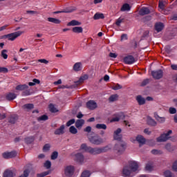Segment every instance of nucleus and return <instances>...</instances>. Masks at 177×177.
Returning <instances> with one entry per match:
<instances>
[{
  "label": "nucleus",
  "instance_id": "1",
  "mask_svg": "<svg viewBox=\"0 0 177 177\" xmlns=\"http://www.w3.org/2000/svg\"><path fill=\"white\" fill-rule=\"evenodd\" d=\"M138 168H139V164H138L136 161H130L129 162V166H127L123 169V176H133V175H135L134 172L138 171Z\"/></svg>",
  "mask_w": 177,
  "mask_h": 177
},
{
  "label": "nucleus",
  "instance_id": "2",
  "mask_svg": "<svg viewBox=\"0 0 177 177\" xmlns=\"http://www.w3.org/2000/svg\"><path fill=\"white\" fill-rule=\"evenodd\" d=\"M80 150H82V151H87V153H90L91 154H100V153H103V149L87 147L86 144L81 145Z\"/></svg>",
  "mask_w": 177,
  "mask_h": 177
},
{
  "label": "nucleus",
  "instance_id": "3",
  "mask_svg": "<svg viewBox=\"0 0 177 177\" xmlns=\"http://www.w3.org/2000/svg\"><path fill=\"white\" fill-rule=\"evenodd\" d=\"M21 34H23V32L21 31L15 32L6 35V38H8L9 41H15V39H16V38L18 37H20Z\"/></svg>",
  "mask_w": 177,
  "mask_h": 177
},
{
  "label": "nucleus",
  "instance_id": "4",
  "mask_svg": "<svg viewBox=\"0 0 177 177\" xmlns=\"http://www.w3.org/2000/svg\"><path fill=\"white\" fill-rule=\"evenodd\" d=\"M172 133V131L169 130L167 133L162 134L157 140L158 142H166V140H168L169 139V135Z\"/></svg>",
  "mask_w": 177,
  "mask_h": 177
},
{
  "label": "nucleus",
  "instance_id": "5",
  "mask_svg": "<svg viewBox=\"0 0 177 177\" xmlns=\"http://www.w3.org/2000/svg\"><path fill=\"white\" fill-rule=\"evenodd\" d=\"M124 118H125L124 113H120L119 114L115 115V117L110 120V122H117L120 120H124Z\"/></svg>",
  "mask_w": 177,
  "mask_h": 177
},
{
  "label": "nucleus",
  "instance_id": "6",
  "mask_svg": "<svg viewBox=\"0 0 177 177\" xmlns=\"http://www.w3.org/2000/svg\"><path fill=\"white\" fill-rule=\"evenodd\" d=\"M89 140L91 143H93V145H100L102 142V139L99 138L97 136L91 137L89 138Z\"/></svg>",
  "mask_w": 177,
  "mask_h": 177
},
{
  "label": "nucleus",
  "instance_id": "7",
  "mask_svg": "<svg viewBox=\"0 0 177 177\" xmlns=\"http://www.w3.org/2000/svg\"><path fill=\"white\" fill-rule=\"evenodd\" d=\"M124 62L126 64H133L135 58L132 55H129L124 58Z\"/></svg>",
  "mask_w": 177,
  "mask_h": 177
},
{
  "label": "nucleus",
  "instance_id": "8",
  "mask_svg": "<svg viewBox=\"0 0 177 177\" xmlns=\"http://www.w3.org/2000/svg\"><path fill=\"white\" fill-rule=\"evenodd\" d=\"M152 76L155 80H160V78H162V71H152Z\"/></svg>",
  "mask_w": 177,
  "mask_h": 177
},
{
  "label": "nucleus",
  "instance_id": "9",
  "mask_svg": "<svg viewBox=\"0 0 177 177\" xmlns=\"http://www.w3.org/2000/svg\"><path fill=\"white\" fill-rule=\"evenodd\" d=\"M17 155L16 151L6 152L3 153V158H13V157H16Z\"/></svg>",
  "mask_w": 177,
  "mask_h": 177
},
{
  "label": "nucleus",
  "instance_id": "10",
  "mask_svg": "<svg viewBox=\"0 0 177 177\" xmlns=\"http://www.w3.org/2000/svg\"><path fill=\"white\" fill-rule=\"evenodd\" d=\"M86 106L90 110H95L97 107V104L93 100H90L86 103Z\"/></svg>",
  "mask_w": 177,
  "mask_h": 177
},
{
  "label": "nucleus",
  "instance_id": "11",
  "mask_svg": "<svg viewBox=\"0 0 177 177\" xmlns=\"http://www.w3.org/2000/svg\"><path fill=\"white\" fill-rule=\"evenodd\" d=\"M120 133H121V129H118L114 132L113 138L115 140H118L119 142L121 141V138H122V136H121Z\"/></svg>",
  "mask_w": 177,
  "mask_h": 177
},
{
  "label": "nucleus",
  "instance_id": "12",
  "mask_svg": "<svg viewBox=\"0 0 177 177\" xmlns=\"http://www.w3.org/2000/svg\"><path fill=\"white\" fill-rule=\"evenodd\" d=\"M85 80H88V75H84L82 77H80V78L79 79V80L75 82V85H81V84H82V82H84L85 81Z\"/></svg>",
  "mask_w": 177,
  "mask_h": 177
},
{
  "label": "nucleus",
  "instance_id": "13",
  "mask_svg": "<svg viewBox=\"0 0 177 177\" xmlns=\"http://www.w3.org/2000/svg\"><path fill=\"white\" fill-rule=\"evenodd\" d=\"M164 28V24L159 22L156 23L155 25V30L158 32H160V31H162Z\"/></svg>",
  "mask_w": 177,
  "mask_h": 177
},
{
  "label": "nucleus",
  "instance_id": "14",
  "mask_svg": "<svg viewBox=\"0 0 177 177\" xmlns=\"http://www.w3.org/2000/svg\"><path fill=\"white\" fill-rule=\"evenodd\" d=\"M136 140L138 142L140 146H142V145H145L146 143V139L142 136H138L136 137Z\"/></svg>",
  "mask_w": 177,
  "mask_h": 177
},
{
  "label": "nucleus",
  "instance_id": "15",
  "mask_svg": "<svg viewBox=\"0 0 177 177\" xmlns=\"http://www.w3.org/2000/svg\"><path fill=\"white\" fill-rule=\"evenodd\" d=\"M82 69V63L77 62L73 65L74 71H81Z\"/></svg>",
  "mask_w": 177,
  "mask_h": 177
},
{
  "label": "nucleus",
  "instance_id": "16",
  "mask_svg": "<svg viewBox=\"0 0 177 177\" xmlns=\"http://www.w3.org/2000/svg\"><path fill=\"white\" fill-rule=\"evenodd\" d=\"M139 13L141 16H145V15H149V13H150V10L149 8L144 7L140 10Z\"/></svg>",
  "mask_w": 177,
  "mask_h": 177
},
{
  "label": "nucleus",
  "instance_id": "17",
  "mask_svg": "<svg viewBox=\"0 0 177 177\" xmlns=\"http://www.w3.org/2000/svg\"><path fill=\"white\" fill-rule=\"evenodd\" d=\"M72 31L73 32H75L76 34H81V32L84 31V29L82 28V27L76 26L72 28Z\"/></svg>",
  "mask_w": 177,
  "mask_h": 177
},
{
  "label": "nucleus",
  "instance_id": "18",
  "mask_svg": "<svg viewBox=\"0 0 177 177\" xmlns=\"http://www.w3.org/2000/svg\"><path fill=\"white\" fill-rule=\"evenodd\" d=\"M147 122L149 125H151V127H156V125H157L156 121L149 116L147 117Z\"/></svg>",
  "mask_w": 177,
  "mask_h": 177
},
{
  "label": "nucleus",
  "instance_id": "19",
  "mask_svg": "<svg viewBox=\"0 0 177 177\" xmlns=\"http://www.w3.org/2000/svg\"><path fill=\"white\" fill-rule=\"evenodd\" d=\"M120 10L122 12H128V11L131 10V6H129V4H128V3H124L122 6Z\"/></svg>",
  "mask_w": 177,
  "mask_h": 177
},
{
  "label": "nucleus",
  "instance_id": "20",
  "mask_svg": "<svg viewBox=\"0 0 177 177\" xmlns=\"http://www.w3.org/2000/svg\"><path fill=\"white\" fill-rule=\"evenodd\" d=\"M6 99H7V100H13L16 99V94L13 93H9L6 95Z\"/></svg>",
  "mask_w": 177,
  "mask_h": 177
},
{
  "label": "nucleus",
  "instance_id": "21",
  "mask_svg": "<svg viewBox=\"0 0 177 177\" xmlns=\"http://www.w3.org/2000/svg\"><path fill=\"white\" fill-rule=\"evenodd\" d=\"M16 91H24L25 89H28V86L26 84H20L17 86Z\"/></svg>",
  "mask_w": 177,
  "mask_h": 177
},
{
  "label": "nucleus",
  "instance_id": "22",
  "mask_svg": "<svg viewBox=\"0 0 177 177\" xmlns=\"http://www.w3.org/2000/svg\"><path fill=\"white\" fill-rule=\"evenodd\" d=\"M48 21H49L50 23H54V24H60L61 23V21L59 19L52 17L48 18Z\"/></svg>",
  "mask_w": 177,
  "mask_h": 177
},
{
  "label": "nucleus",
  "instance_id": "23",
  "mask_svg": "<svg viewBox=\"0 0 177 177\" xmlns=\"http://www.w3.org/2000/svg\"><path fill=\"white\" fill-rule=\"evenodd\" d=\"M67 26H81V22L77 20H72L69 23H68Z\"/></svg>",
  "mask_w": 177,
  "mask_h": 177
},
{
  "label": "nucleus",
  "instance_id": "24",
  "mask_svg": "<svg viewBox=\"0 0 177 177\" xmlns=\"http://www.w3.org/2000/svg\"><path fill=\"white\" fill-rule=\"evenodd\" d=\"M85 121H84V120L80 119V120H77L75 122V127L76 128H81V127H82L84 124Z\"/></svg>",
  "mask_w": 177,
  "mask_h": 177
},
{
  "label": "nucleus",
  "instance_id": "25",
  "mask_svg": "<svg viewBox=\"0 0 177 177\" xmlns=\"http://www.w3.org/2000/svg\"><path fill=\"white\" fill-rule=\"evenodd\" d=\"M115 149L116 150H118V153H122V151H124V150H125V145L124 144H122L120 146V148H118V145H115Z\"/></svg>",
  "mask_w": 177,
  "mask_h": 177
},
{
  "label": "nucleus",
  "instance_id": "26",
  "mask_svg": "<svg viewBox=\"0 0 177 177\" xmlns=\"http://www.w3.org/2000/svg\"><path fill=\"white\" fill-rule=\"evenodd\" d=\"M64 132V125L60 127L59 129L55 131V135H62Z\"/></svg>",
  "mask_w": 177,
  "mask_h": 177
},
{
  "label": "nucleus",
  "instance_id": "27",
  "mask_svg": "<svg viewBox=\"0 0 177 177\" xmlns=\"http://www.w3.org/2000/svg\"><path fill=\"white\" fill-rule=\"evenodd\" d=\"M137 102L139 104H145L146 100H145V98L142 97V96L138 95L136 98Z\"/></svg>",
  "mask_w": 177,
  "mask_h": 177
},
{
  "label": "nucleus",
  "instance_id": "28",
  "mask_svg": "<svg viewBox=\"0 0 177 177\" xmlns=\"http://www.w3.org/2000/svg\"><path fill=\"white\" fill-rule=\"evenodd\" d=\"M94 20H99V19H104V15L100 13L95 14L93 17Z\"/></svg>",
  "mask_w": 177,
  "mask_h": 177
},
{
  "label": "nucleus",
  "instance_id": "29",
  "mask_svg": "<svg viewBox=\"0 0 177 177\" xmlns=\"http://www.w3.org/2000/svg\"><path fill=\"white\" fill-rule=\"evenodd\" d=\"M3 177H13V172L10 170H6L4 171Z\"/></svg>",
  "mask_w": 177,
  "mask_h": 177
},
{
  "label": "nucleus",
  "instance_id": "30",
  "mask_svg": "<svg viewBox=\"0 0 177 177\" xmlns=\"http://www.w3.org/2000/svg\"><path fill=\"white\" fill-rule=\"evenodd\" d=\"M95 128H97V129H106L107 126L104 124H96Z\"/></svg>",
  "mask_w": 177,
  "mask_h": 177
},
{
  "label": "nucleus",
  "instance_id": "31",
  "mask_svg": "<svg viewBox=\"0 0 177 177\" xmlns=\"http://www.w3.org/2000/svg\"><path fill=\"white\" fill-rule=\"evenodd\" d=\"M76 160L79 161V162H82L84 161V156L81 153H78L76 155Z\"/></svg>",
  "mask_w": 177,
  "mask_h": 177
},
{
  "label": "nucleus",
  "instance_id": "32",
  "mask_svg": "<svg viewBox=\"0 0 177 177\" xmlns=\"http://www.w3.org/2000/svg\"><path fill=\"white\" fill-rule=\"evenodd\" d=\"M154 115H155L156 120H157V121H158V122H164V121H165V118L160 117V116H158V115H157L156 113L154 114Z\"/></svg>",
  "mask_w": 177,
  "mask_h": 177
},
{
  "label": "nucleus",
  "instance_id": "33",
  "mask_svg": "<svg viewBox=\"0 0 177 177\" xmlns=\"http://www.w3.org/2000/svg\"><path fill=\"white\" fill-rule=\"evenodd\" d=\"M39 82H40L39 80L33 79L32 82H29L28 83V86H34V85H35V84H39Z\"/></svg>",
  "mask_w": 177,
  "mask_h": 177
},
{
  "label": "nucleus",
  "instance_id": "34",
  "mask_svg": "<svg viewBox=\"0 0 177 177\" xmlns=\"http://www.w3.org/2000/svg\"><path fill=\"white\" fill-rule=\"evenodd\" d=\"M49 109H50V111H51V113H57V109H56V107H55V105H53L52 104H50Z\"/></svg>",
  "mask_w": 177,
  "mask_h": 177
},
{
  "label": "nucleus",
  "instance_id": "35",
  "mask_svg": "<svg viewBox=\"0 0 177 177\" xmlns=\"http://www.w3.org/2000/svg\"><path fill=\"white\" fill-rule=\"evenodd\" d=\"M24 109H26V110H31V109H34V104H27L24 105Z\"/></svg>",
  "mask_w": 177,
  "mask_h": 177
},
{
  "label": "nucleus",
  "instance_id": "36",
  "mask_svg": "<svg viewBox=\"0 0 177 177\" xmlns=\"http://www.w3.org/2000/svg\"><path fill=\"white\" fill-rule=\"evenodd\" d=\"M117 99H118V95L117 94L112 95L109 97V102H115V100H117Z\"/></svg>",
  "mask_w": 177,
  "mask_h": 177
},
{
  "label": "nucleus",
  "instance_id": "37",
  "mask_svg": "<svg viewBox=\"0 0 177 177\" xmlns=\"http://www.w3.org/2000/svg\"><path fill=\"white\" fill-rule=\"evenodd\" d=\"M69 132H71V133H73V135H75V133H77L78 131L75 129L74 126H71L69 129Z\"/></svg>",
  "mask_w": 177,
  "mask_h": 177
},
{
  "label": "nucleus",
  "instance_id": "38",
  "mask_svg": "<svg viewBox=\"0 0 177 177\" xmlns=\"http://www.w3.org/2000/svg\"><path fill=\"white\" fill-rule=\"evenodd\" d=\"M158 6H159V9H160V10H164V9H165V6L164 5V1L160 0V1H159Z\"/></svg>",
  "mask_w": 177,
  "mask_h": 177
},
{
  "label": "nucleus",
  "instance_id": "39",
  "mask_svg": "<svg viewBox=\"0 0 177 177\" xmlns=\"http://www.w3.org/2000/svg\"><path fill=\"white\" fill-rule=\"evenodd\" d=\"M91 176V172L84 171L82 172L81 177H89Z\"/></svg>",
  "mask_w": 177,
  "mask_h": 177
},
{
  "label": "nucleus",
  "instance_id": "40",
  "mask_svg": "<svg viewBox=\"0 0 177 177\" xmlns=\"http://www.w3.org/2000/svg\"><path fill=\"white\" fill-rule=\"evenodd\" d=\"M122 88V86L120 84H114L112 86V89H113V91H118V89H121Z\"/></svg>",
  "mask_w": 177,
  "mask_h": 177
},
{
  "label": "nucleus",
  "instance_id": "41",
  "mask_svg": "<svg viewBox=\"0 0 177 177\" xmlns=\"http://www.w3.org/2000/svg\"><path fill=\"white\" fill-rule=\"evenodd\" d=\"M52 164L50 163V161L47 160L45 163H44V167L45 168H46L47 169H49V168H50Z\"/></svg>",
  "mask_w": 177,
  "mask_h": 177
},
{
  "label": "nucleus",
  "instance_id": "42",
  "mask_svg": "<svg viewBox=\"0 0 177 177\" xmlns=\"http://www.w3.org/2000/svg\"><path fill=\"white\" fill-rule=\"evenodd\" d=\"M48 120V116L43 115L42 116L38 118V121H46Z\"/></svg>",
  "mask_w": 177,
  "mask_h": 177
},
{
  "label": "nucleus",
  "instance_id": "43",
  "mask_svg": "<svg viewBox=\"0 0 177 177\" xmlns=\"http://www.w3.org/2000/svg\"><path fill=\"white\" fill-rule=\"evenodd\" d=\"M8 51L6 50H3L1 52V56L3 57L5 59H8V54H6Z\"/></svg>",
  "mask_w": 177,
  "mask_h": 177
},
{
  "label": "nucleus",
  "instance_id": "44",
  "mask_svg": "<svg viewBox=\"0 0 177 177\" xmlns=\"http://www.w3.org/2000/svg\"><path fill=\"white\" fill-rule=\"evenodd\" d=\"M146 171H153V165L147 164L145 167Z\"/></svg>",
  "mask_w": 177,
  "mask_h": 177
},
{
  "label": "nucleus",
  "instance_id": "45",
  "mask_svg": "<svg viewBox=\"0 0 177 177\" xmlns=\"http://www.w3.org/2000/svg\"><path fill=\"white\" fill-rule=\"evenodd\" d=\"M58 153L57 151H55L51 155V160H56L57 158Z\"/></svg>",
  "mask_w": 177,
  "mask_h": 177
},
{
  "label": "nucleus",
  "instance_id": "46",
  "mask_svg": "<svg viewBox=\"0 0 177 177\" xmlns=\"http://www.w3.org/2000/svg\"><path fill=\"white\" fill-rule=\"evenodd\" d=\"M49 149H50V145H49L48 144H46L44 146L43 151H48Z\"/></svg>",
  "mask_w": 177,
  "mask_h": 177
},
{
  "label": "nucleus",
  "instance_id": "47",
  "mask_svg": "<svg viewBox=\"0 0 177 177\" xmlns=\"http://www.w3.org/2000/svg\"><path fill=\"white\" fill-rule=\"evenodd\" d=\"M74 122H75V120L71 119V120H69L68 122H67L66 126H67V127H70L71 125H73V124H74Z\"/></svg>",
  "mask_w": 177,
  "mask_h": 177
},
{
  "label": "nucleus",
  "instance_id": "48",
  "mask_svg": "<svg viewBox=\"0 0 177 177\" xmlns=\"http://www.w3.org/2000/svg\"><path fill=\"white\" fill-rule=\"evenodd\" d=\"M164 175L165 177H172V174L169 171H165Z\"/></svg>",
  "mask_w": 177,
  "mask_h": 177
},
{
  "label": "nucleus",
  "instance_id": "49",
  "mask_svg": "<svg viewBox=\"0 0 177 177\" xmlns=\"http://www.w3.org/2000/svg\"><path fill=\"white\" fill-rule=\"evenodd\" d=\"M46 175H49V171H45L42 174H37V177H44V176H46Z\"/></svg>",
  "mask_w": 177,
  "mask_h": 177
},
{
  "label": "nucleus",
  "instance_id": "50",
  "mask_svg": "<svg viewBox=\"0 0 177 177\" xmlns=\"http://www.w3.org/2000/svg\"><path fill=\"white\" fill-rule=\"evenodd\" d=\"M169 111L170 114H175L176 113V109L171 107L169 108Z\"/></svg>",
  "mask_w": 177,
  "mask_h": 177
},
{
  "label": "nucleus",
  "instance_id": "51",
  "mask_svg": "<svg viewBox=\"0 0 177 177\" xmlns=\"http://www.w3.org/2000/svg\"><path fill=\"white\" fill-rule=\"evenodd\" d=\"M39 63H44V64H48L49 62L45 59H38Z\"/></svg>",
  "mask_w": 177,
  "mask_h": 177
},
{
  "label": "nucleus",
  "instance_id": "52",
  "mask_svg": "<svg viewBox=\"0 0 177 177\" xmlns=\"http://www.w3.org/2000/svg\"><path fill=\"white\" fill-rule=\"evenodd\" d=\"M30 174V171H28V170H25L24 171V174L23 175H21L20 177H27V176H28V174Z\"/></svg>",
  "mask_w": 177,
  "mask_h": 177
},
{
  "label": "nucleus",
  "instance_id": "53",
  "mask_svg": "<svg viewBox=\"0 0 177 177\" xmlns=\"http://www.w3.org/2000/svg\"><path fill=\"white\" fill-rule=\"evenodd\" d=\"M8 70L5 67H0V73H8Z\"/></svg>",
  "mask_w": 177,
  "mask_h": 177
},
{
  "label": "nucleus",
  "instance_id": "54",
  "mask_svg": "<svg viewBox=\"0 0 177 177\" xmlns=\"http://www.w3.org/2000/svg\"><path fill=\"white\" fill-rule=\"evenodd\" d=\"M128 39V36L126 34H123L121 36V41H127Z\"/></svg>",
  "mask_w": 177,
  "mask_h": 177
},
{
  "label": "nucleus",
  "instance_id": "55",
  "mask_svg": "<svg viewBox=\"0 0 177 177\" xmlns=\"http://www.w3.org/2000/svg\"><path fill=\"white\" fill-rule=\"evenodd\" d=\"M26 142L27 143H31V142H33L34 141V138H26Z\"/></svg>",
  "mask_w": 177,
  "mask_h": 177
},
{
  "label": "nucleus",
  "instance_id": "56",
  "mask_svg": "<svg viewBox=\"0 0 177 177\" xmlns=\"http://www.w3.org/2000/svg\"><path fill=\"white\" fill-rule=\"evenodd\" d=\"M91 131H92V127L89 126L84 129V132H91Z\"/></svg>",
  "mask_w": 177,
  "mask_h": 177
},
{
  "label": "nucleus",
  "instance_id": "57",
  "mask_svg": "<svg viewBox=\"0 0 177 177\" xmlns=\"http://www.w3.org/2000/svg\"><path fill=\"white\" fill-rule=\"evenodd\" d=\"M173 170L177 171V161H176L173 165Z\"/></svg>",
  "mask_w": 177,
  "mask_h": 177
},
{
  "label": "nucleus",
  "instance_id": "58",
  "mask_svg": "<svg viewBox=\"0 0 177 177\" xmlns=\"http://www.w3.org/2000/svg\"><path fill=\"white\" fill-rule=\"evenodd\" d=\"M147 84H149V80H145L142 82V86H145V85H147Z\"/></svg>",
  "mask_w": 177,
  "mask_h": 177
},
{
  "label": "nucleus",
  "instance_id": "59",
  "mask_svg": "<svg viewBox=\"0 0 177 177\" xmlns=\"http://www.w3.org/2000/svg\"><path fill=\"white\" fill-rule=\"evenodd\" d=\"M122 23V19H118L115 23L116 26H120Z\"/></svg>",
  "mask_w": 177,
  "mask_h": 177
},
{
  "label": "nucleus",
  "instance_id": "60",
  "mask_svg": "<svg viewBox=\"0 0 177 177\" xmlns=\"http://www.w3.org/2000/svg\"><path fill=\"white\" fill-rule=\"evenodd\" d=\"M8 28V25L3 26L0 27V31H3V30H6Z\"/></svg>",
  "mask_w": 177,
  "mask_h": 177
},
{
  "label": "nucleus",
  "instance_id": "61",
  "mask_svg": "<svg viewBox=\"0 0 177 177\" xmlns=\"http://www.w3.org/2000/svg\"><path fill=\"white\" fill-rule=\"evenodd\" d=\"M109 56H110V57H113L114 59H115V57H117V54L111 53L109 54Z\"/></svg>",
  "mask_w": 177,
  "mask_h": 177
},
{
  "label": "nucleus",
  "instance_id": "62",
  "mask_svg": "<svg viewBox=\"0 0 177 177\" xmlns=\"http://www.w3.org/2000/svg\"><path fill=\"white\" fill-rule=\"evenodd\" d=\"M152 154H160V152L158 150L153 149L151 151Z\"/></svg>",
  "mask_w": 177,
  "mask_h": 177
},
{
  "label": "nucleus",
  "instance_id": "63",
  "mask_svg": "<svg viewBox=\"0 0 177 177\" xmlns=\"http://www.w3.org/2000/svg\"><path fill=\"white\" fill-rule=\"evenodd\" d=\"M62 84V80H58L57 82H54L55 85H60Z\"/></svg>",
  "mask_w": 177,
  "mask_h": 177
},
{
  "label": "nucleus",
  "instance_id": "64",
  "mask_svg": "<svg viewBox=\"0 0 177 177\" xmlns=\"http://www.w3.org/2000/svg\"><path fill=\"white\" fill-rule=\"evenodd\" d=\"M172 70H177V66L176 65H171V66Z\"/></svg>",
  "mask_w": 177,
  "mask_h": 177
}]
</instances>
